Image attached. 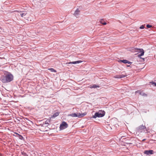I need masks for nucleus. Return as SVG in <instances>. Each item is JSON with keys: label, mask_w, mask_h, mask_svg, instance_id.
<instances>
[{"label": "nucleus", "mask_w": 156, "mask_h": 156, "mask_svg": "<svg viewBox=\"0 0 156 156\" xmlns=\"http://www.w3.org/2000/svg\"><path fill=\"white\" fill-rule=\"evenodd\" d=\"M80 11L78 9H77L75 11L74 13V15H75L76 17H77L78 15L79 14V13L80 12Z\"/></svg>", "instance_id": "9b49d317"}, {"label": "nucleus", "mask_w": 156, "mask_h": 156, "mask_svg": "<svg viewBox=\"0 0 156 156\" xmlns=\"http://www.w3.org/2000/svg\"><path fill=\"white\" fill-rule=\"evenodd\" d=\"M13 78V75L8 73L5 76H2L0 77V80L3 83H7L10 82L12 80Z\"/></svg>", "instance_id": "f257e3e1"}, {"label": "nucleus", "mask_w": 156, "mask_h": 156, "mask_svg": "<svg viewBox=\"0 0 156 156\" xmlns=\"http://www.w3.org/2000/svg\"><path fill=\"white\" fill-rule=\"evenodd\" d=\"M50 123V120L48 119L45 122V124H49Z\"/></svg>", "instance_id": "f3484780"}, {"label": "nucleus", "mask_w": 156, "mask_h": 156, "mask_svg": "<svg viewBox=\"0 0 156 156\" xmlns=\"http://www.w3.org/2000/svg\"><path fill=\"white\" fill-rule=\"evenodd\" d=\"M152 27V26L151 25H150L149 24H147V27L148 28H151Z\"/></svg>", "instance_id": "4be33fe9"}, {"label": "nucleus", "mask_w": 156, "mask_h": 156, "mask_svg": "<svg viewBox=\"0 0 156 156\" xmlns=\"http://www.w3.org/2000/svg\"><path fill=\"white\" fill-rule=\"evenodd\" d=\"M48 70L51 71L52 72H56V71L52 68L48 69Z\"/></svg>", "instance_id": "4468645a"}, {"label": "nucleus", "mask_w": 156, "mask_h": 156, "mask_svg": "<svg viewBox=\"0 0 156 156\" xmlns=\"http://www.w3.org/2000/svg\"><path fill=\"white\" fill-rule=\"evenodd\" d=\"M126 76L123 75H116L114 77V78H123L125 77Z\"/></svg>", "instance_id": "9d476101"}, {"label": "nucleus", "mask_w": 156, "mask_h": 156, "mask_svg": "<svg viewBox=\"0 0 156 156\" xmlns=\"http://www.w3.org/2000/svg\"><path fill=\"white\" fill-rule=\"evenodd\" d=\"M144 153L147 155L151 154L153 153V151L152 150H146L144 151Z\"/></svg>", "instance_id": "423d86ee"}, {"label": "nucleus", "mask_w": 156, "mask_h": 156, "mask_svg": "<svg viewBox=\"0 0 156 156\" xmlns=\"http://www.w3.org/2000/svg\"><path fill=\"white\" fill-rule=\"evenodd\" d=\"M145 25V24L144 25H141L140 27V29H143L144 28V26Z\"/></svg>", "instance_id": "412c9836"}, {"label": "nucleus", "mask_w": 156, "mask_h": 156, "mask_svg": "<svg viewBox=\"0 0 156 156\" xmlns=\"http://www.w3.org/2000/svg\"><path fill=\"white\" fill-rule=\"evenodd\" d=\"M100 23L103 25H105L107 24V23L105 22H103V20H101L100 21Z\"/></svg>", "instance_id": "2eb2a0df"}, {"label": "nucleus", "mask_w": 156, "mask_h": 156, "mask_svg": "<svg viewBox=\"0 0 156 156\" xmlns=\"http://www.w3.org/2000/svg\"><path fill=\"white\" fill-rule=\"evenodd\" d=\"M19 135V138L21 140H22L23 138V137L20 135Z\"/></svg>", "instance_id": "aec40b11"}, {"label": "nucleus", "mask_w": 156, "mask_h": 156, "mask_svg": "<svg viewBox=\"0 0 156 156\" xmlns=\"http://www.w3.org/2000/svg\"><path fill=\"white\" fill-rule=\"evenodd\" d=\"M119 62H122L124 63L131 64L132 62L126 60H120L118 61Z\"/></svg>", "instance_id": "1a4fd4ad"}, {"label": "nucleus", "mask_w": 156, "mask_h": 156, "mask_svg": "<svg viewBox=\"0 0 156 156\" xmlns=\"http://www.w3.org/2000/svg\"><path fill=\"white\" fill-rule=\"evenodd\" d=\"M14 12H21V11H17V10H15L14 11Z\"/></svg>", "instance_id": "b1692460"}, {"label": "nucleus", "mask_w": 156, "mask_h": 156, "mask_svg": "<svg viewBox=\"0 0 156 156\" xmlns=\"http://www.w3.org/2000/svg\"><path fill=\"white\" fill-rule=\"evenodd\" d=\"M150 83L152 85H154V86H156V83L154 82H150Z\"/></svg>", "instance_id": "dca6fc26"}, {"label": "nucleus", "mask_w": 156, "mask_h": 156, "mask_svg": "<svg viewBox=\"0 0 156 156\" xmlns=\"http://www.w3.org/2000/svg\"><path fill=\"white\" fill-rule=\"evenodd\" d=\"M87 114L86 112L82 113H80L77 114L76 113H74L71 114H69L68 115L69 116H71L72 117H78V118H81L84 116L86 115Z\"/></svg>", "instance_id": "7ed1b4c3"}, {"label": "nucleus", "mask_w": 156, "mask_h": 156, "mask_svg": "<svg viewBox=\"0 0 156 156\" xmlns=\"http://www.w3.org/2000/svg\"><path fill=\"white\" fill-rule=\"evenodd\" d=\"M105 112L104 111H100L98 112H96L94 115L92 116L93 118H96L97 117H103L105 115Z\"/></svg>", "instance_id": "f03ea898"}, {"label": "nucleus", "mask_w": 156, "mask_h": 156, "mask_svg": "<svg viewBox=\"0 0 156 156\" xmlns=\"http://www.w3.org/2000/svg\"><path fill=\"white\" fill-rule=\"evenodd\" d=\"M146 127L145 126L143 125H140L138 128H137V130L139 131L141 130L146 129Z\"/></svg>", "instance_id": "0eeeda50"}, {"label": "nucleus", "mask_w": 156, "mask_h": 156, "mask_svg": "<svg viewBox=\"0 0 156 156\" xmlns=\"http://www.w3.org/2000/svg\"><path fill=\"white\" fill-rule=\"evenodd\" d=\"M68 127V124L65 122H62L59 128L61 130L63 129Z\"/></svg>", "instance_id": "20e7f679"}, {"label": "nucleus", "mask_w": 156, "mask_h": 156, "mask_svg": "<svg viewBox=\"0 0 156 156\" xmlns=\"http://www.w3.org/2000/svg\"><path fill=\"white\" fill-rule=\"evenodd\" d=\"M141 95L144 96H145L146 97L147 96V95L145 93H141Z\"/></svg>", "instance_id": "5701e85b"}, {"label": "nucleus", "mask_w": 156, "mask_h": 156, "mask_svg": "<svg viewBox=\"0 0 156 156\" xmlns=\"http://www.w3.org/2000/svg\"><path fill=\"white\" fill-rule=\"evenodd\" d=\"M135 93H139L140 95L141 94V93H142L141 91V90H140L136 91L135 92Z\"/></svg>", "instance_id": "a211bd4d"}, {"label": "nucleus", "mask_w": 156, "mask_h": 156, "mask_svg": "<svg viewBox=\"0 0 156 156\" xmlns=\"http://www.w3.org/2000/svg\"><path fill=\"white\" fill-rule=\"evenodd\" d=\"M27 13H23L20 14V16L22 17H23L24 16H25L26 15Z\"/></svg>", "instance_id": "6ab92c4d"}, {"label": "nucleus", "mask_w": 156, "mask_h": 156, "mask_svg": "<svg viewBox=\"0 0 156 156\" xmlns=\"http://www.w3.org/2000/svg\"><path fill=\"white\" fill-rule=\"evenodd\" d=\"M100 86L98 85L94 84L92 86H90V88H95L97 87H99Z\"/></svg>", "instance_id": "ddd939ff"}, {"label": "nucleus", "mask_w": 156, "mask_h": 156, "mask_svg": "<svg viewBox=\"0 0 156 156\" xmlns=\"http://www.w3.org/2000/svg\"><path fill=\"white\" fill-rule=\"evenodd\" d=\"M59 114V112H56L55 113H54L53 115L51 117V118H55L57 116H58Z\"/></svg>", "instance_id": "f8f14e48"}, {"label": "nucleus", "mask_w": 156, "mask_h": 156, "mask_svg": "<svg viewBox=\"0 0 156 156\" xmlns=\"http://www.w3.org/2000/svg\"><path fill=\"white\" fill-rule=\"evenodd\" d=\"M82 62V61L79 60V61H74V62H67L66 64H77V63H79Z\"/></svg>", "instance_id": "6e6552de"}, {"label": "nucleus", "mask_w": 156, "mask_h": 156, "mask_svg": "<svg viewBox=\"0 0 156 156\" xmlns=\"http://www.w3.org/2000/svg\"><path fill=\"white\" fill-rule=\"evenodd\" d=\"M127 66L128 67H129V66H128V65Z\"/></svg>", "instance_id": "a878e982"}, {"label": "nucleus", "mask_w": 156, "mask_h": 156, "mask_svg": "<svg viewBox=\"0 0 156 156\" xmlns=\"http://www.w3.org/2000/svg\"><path fill=\"white\" fill-rule=\"evenodd\" d=\"M135 49L137 50V51H138L139 53H140L141 54L138 55V57H140L141 56H142L144 55V51L143 49H138L136 48Z\"/></svg>", "instance_id": "39448f33"}, {"label": "nucleus", "mask_w": 156, "mask_h": 156, "mask_svg": "<svg viewBox=\"0 0 156 156\" xmlns=\"http://www.w3.org/2000/svg\"><path fill=\"white\" fill-rule=\"evenodd\" d=\"M146 140V139H144L143 140H142V141H145V140Z\"/></svg>", "instance_id": "393cba45"}]
</instances>
